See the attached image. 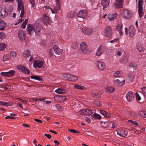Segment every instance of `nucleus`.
I'll return each instance as SVG.
<instances>
[{
	"label": "nucleus",
	"mask_w": 146,
	"mask_h": 146,
	"mask_svg": "<svg viewBox=\"0 0 146 146\" xmlns=\"http://www.w3.org/2000/svg\"><path fill=\"white\" fill-rule=\"evenodd\" d=\"M42 23V19H38L35 21L33 26L31 24H28L27 29L29 34L30 35L35 34L36 36H39L43 28Z\"/></svg>",
	"instance_id": "f257e3e1"
},
{
	"label": "nucleus",
	"mask_w": 146,
	"mask_h": 146,
	"mask_svg": "<svg viewBox=\"0 0 146 146\" xmlns=\"http://www.w3.org/2000/svg\"><path fill=\"white\" fill-rule=\"evenodd\" d=\"M16 1L17 3L19 12L21 11L20 17L22 18L25 14L24 8L23 1L22 0H16Z\"/></svg>",
	"instance_id": "f03ea898"
},
{
	"label": "nucleus",
	"mask_w": 146,
	"mask_h": 146,
	"mask_svg": "<svg viewBox=\"0 0 146 146\" xmlns=\"http://www.w3.org/2000/svg\"><path fill=\"white\" fill-rule=\"evenodd\" d=\"M80 49L81 52L84 54L89 53L90 52V50L87 48L86 44L83 42L80 44Z\"/></svg>",
	"instance_id": "7ed1b4c3"
},
{
	"label": "nucleus",
	"mask_w": 146,
	"mask_h": 146,
	"mask_svg": "<svg viewBox=\"0 0 146 146\" xmlns=\"http://www.w3.org/2000/svg\"><path fill=\"white\" fill-rule=\"evenodd\" d=\"M121 15L124 17L129 19L132 16L133 14L131 11L126 9L122 11Z\"/></svg>",
	"instance_id": "20e7f679"
},
{
	"label": "nucleus",
	"mask_w": 146,
	"mask_h": 146,
	"mask_svg": "<svg viewBox=\"0 0 146 146\" xmlns=\"http://www.w3.org/2000/svg\"><path fill=\"white\" fill-rule=\"evenodd\" d=\"M138 12L140 18L142 17L144 15L143 11L142 5L143 3V0H138Z\"/></svg>",
	"instance_id": "39448f33"
},
{
	"label": "nucleus",
	"mask_w": 146,
	"mask_h": 146,
	"mask_svg": "<svg viewBox=\"0 0 146 146\" xmlns=\"http://www.w3.org/2000/svg\"><path fill=\"white\" fill-rule=\"evenodd\" d=\"M88 12L85 10H81L77 13V16L79 17L82 18L83 19H85L87 17Z\"/></svg>",
	"instance_id": "423d86ee"
},
{
	"label": "nucleus",
	"mask_w": 146,
	"mask_h": 146,
	"mask_svg": "<svg viewBox=\"0 0 146 146\" xmlns=\"http://www.w3.org/2000/svg\"><path fill=\"white\" fill-rule=\"evenodd\" d=\"M105 48L102 45H100L98 48L97 52L96 53V56H100L102 54L105 52Z\"/></svg>",
	"instance_id": "0eeeda50"
},
{
	"label": "nucleus",
	"mask_w": 146,
	"mask_h": 146,
	"mask_svg": "<svg viewBox=\"0 0 146 146\" xmlns=\"http://www.w3.org/2000/svg\"><path fill=\"white\" fill-rule=\"evenodd\" d=\"M134 93L131 91L128 92L126 95V98L127 101L130 102L132 101L134 99Z\"/></svg>",
	"instance_id": "6e6552de"
},
{
	"label": "nucleus",
	"mask_w": 146,
	"mask_h": 146,
	"mask_svg": "<svg viewBox=\"0 0 146 146\" xmlns=\"http://www.w3.org/2000/svg\"><path fill=\"white\" fill-rule=\"evenodd\" d=\"M96 64L98 68L100 70H103L106 68V65L103 62L97 61Z\"/></svg>",
	"instance_id": "1a4fd4ad"
},
{
	"label": "nucleus",
	"mask_w": 146,
	"mask_h": 146,
	"mask_svg": "<svg viewBox=\"0 0 146 146\" xmlns=\"http://www.w3.org/2000/svg\"><path fill=\"white\" fill-rule=\"evenodd\" d=\"M43 64V62L40 60H36L34 61L33 64L34 68H40L42 67Z\"/></svg>",
	"instance_id": "9d476101"
},
{
	"label": "nucleus",
	"mask_w": 146,
	"mask_h": 146,
	"mask_svg": "<svg viewBox=\"0 0 146 146\" xmlns=\"http://www.w3.org/2000/svg\"><path fill=\"white\" fill-rule=\"evenodd\" d=\"M54 100L58 102H63L66 99L65 96L60 95H57L54 96Z\"/></svg>",
	"instance_id": "9b49d317"
},
{
	"label": "nucleus",
	"mask_w": 146,
	"mask_h": 146,
	"mask_svg": "<svg viewBox=\"0 0 146 146\" xmlns=\"http://www.w3.org/2000/svg\"><path fill=\"white\" fill-rule=\"evenodd\" d=\"M15 73V71L13 70H11L5 72H1L0 73L1 75L2 76L7 77H11L13 76Z\"/></svg>",
	"instance_id": "f8f14e48"
},
{
	"label": "nucleus",
	"mask_w": 146,
	"mask_h": 146,
	"mask_svg": "<svg viewBox=\"0 0 146 146\" xmlns=\"http://www.w3.org/2000/svg\"><path fill=\"white\" fill-rule=\"evenodd\" d=\"M80 112L81 114L86 115H90L93 113L92 111L89 109L80 110Z\"/></svg>",
	"instance_id": "ddd939ff"
},
{
	"label": "nucleus",
	"mask_w": 146,
	"mask_h": 146,
	"mask_svg": "<svg viewBox=\"0 0 146 146\" xmlns=\"http://www.w3.org/2000/svg\"><path fill=\"white\" fill-rule=\"evenodd\" d=\"M112 31L110 27H106L105 29V35L107 37H110L112 34Z\"/></svg>",
	"instance_id": "4468645a"
},
{
	"label": "nucleus",
	"mask_w": 146,
	"mask_h": 146,
	"mask_svg": "<svg viewBox=\"0 0 146 146\" xmlns=\"http://www.w3.org/2000/svg\"><path fill=\"white\" fill-rule=\"evenodd\" d=\"M8 15V13L5 7L0 9V16L4 18L6 17Z\"/></svg>",
	"instance_id": "2eb2a0df"
},
{
	"label": "nucleus",
	"mask_w": 146,
	"mask_h": 146,
	"mask_svg": "<svg viewBox=\"0 0 146 146\" xmlns=\"http://www.w3.org/2000/svg\"><path fill=\"white\" fill-rule=\"evenodd\" d=\"M82 31L84 34L88 35H90L93 32V30L91 28H83L82 29Z\"/></svg>",
	"instance_id": "dca6fc26"
},
{
	"label": "nucleus",
	"mask_w": 146,
	"mask_h": 146,
	"mask_svg": "<svg viewBox=\"0 0 146 146\" xmlns=\"http://www.w3.org/2000/svg\"><path fill=\"white\" fill-rule=\"evenodd\" d=\"M53 49L55 54L58 55L61 54L63 51L58 45H55L53 46Z\"/></svg>",
	"instance_id": "f3484780"
},
{
	"label": "nucleus",
	"mask_w": 146,
	"mask_h": 146,
	"mask_svg": "<svg viewBox=\"0 0 146 146\" xmlns=\"http://www.w3.org/2000/svg\"><path fill=\"white\" fill-rule=\"evenodd\" d=\"M135 30V28L133 25H131L130 26L129 29V35L131 38H133L134 36Z\"/></svg>",
	"instance_id": "a211bd4d"
},
{
	"label": "nucleus",
	"mask_w": 146,
	"mask_h": 146,
	"mask_svg": "<svg viewBox=\"0 0 146 146\" xmlns=\"http://www.w3.org/2000/svg\"><path fill=\"white\" fill-rule=\"evenodd\" d=\"M124 0H116L115 3V6L118 8L122 7L123 6V1Z\"/></svg>",
	"instance_id": "6ab92c4d"
},
{
	"label": "nucleus",
	"mask_w": 146,
	"mask_h": 146,
	"mask_svg": "<svg viewBox=\"0 0 146 146\" xmlns=\"http://www.w3.org/2000/svg\"><path fill=\"white\" fill-rule=\"evenodd\" d=\"M17 68L19 70L21 71L23 73L25 74H29V71L22 65L18 66Z\"/></svg>",
	"instance_id": "aec40b11"
},
{
	"label": "nucleus",
	"mask_w": 146,
	"mask_h": 146,
	"mask_svg": "<svg viewBox=\"0 0 146 146\" xmlns=\"http://www.w3.org/2000/svg\"><path fill=\"white\" fill-rule=\"evenodd\" d=\"M60 4H58L56 3L54 5V9H53L51 10V12L52 13H57L58 11L60 9Z\"/></svg>",
	"instance_id": "412c9836"
},
{
	"label": "nucleus",
	"mask_w": 146,
	"mask_h": 146,
	"mask_svg": "<svg viewBox=\"0 0 146 146\" xmlns=\"http://www.w3.org/2000/svg\"><path fill=\"white\" fill-rule=\"evenodd\" d=\"M25 36L26 35L23 31L20 30L19 31L18 37L20 40L21 41L24 40L25 38Z\"/></svg>",
	"instance_id": "4be33fe9"
},
{
	"label": "nucleus",
	"mask_w": 146,
	"mask_h": 146,
	"mask_svg": "<svg viewBox=\"0 0 146 146\" xmlns=\"http://www.w3.org/2000/svg\"><path fill=\"white\" fill-rule=\"evenodd\" d=\"M125 80H123L120 81L119 79H117L114 81V83L116 86H122L125 83Z\"/></svg>",
	"instance_id": "5701e85b"
},
{
	"label": "nucleus",
	"mask_w": 146,
	"mask_h": 146,
	"mask_svg": "<svg viewBox=\"0 0 146 146\" xmlns=\"http://www.w3.org/2000/svg\"><path fill=\"white\" fill-rule=\"evenodd\" d=\"M47 15L45 13L43 15V22L44 23L47 25L49 24L50 22V21L48 17L47 16Z\"/></svg>",
	"instance_id": "b1692460"
},
{
	"label": "nucleus",
	"mask_w": 146,
	"mask_h": 146,
	"mask_svg": "<svg viewBox=\"0 0 146 146\" xmlns=\"http://www.w3.org/2000/svg\"><path fill=\"white\" fill-rule=\"evenodd\" d=\"M101 3L103 7V10H104V9L108 7L110 2V0H101Z\"/></svg>",
	"instance_id": "393cba45"
},
{
	"label": "nucleus",
	"mask_w": 146,
	"mask_h": 146,
	"mask_svg": "<svg viewBox=\"0 0 146 146\" xmlns=\"http://www.w3.org/2000/svg\"><path fill=\"white\" fill-rule=\"evenodd\" d=\"M103 92L99 91L97 92H94L92 93V96L95 98H100L101 97V95L103 94Z\"/></svg>",
	"instance_id": "a878e982"
},
{
	"label": "nucleus",
	"mask_w": 146,
	"mask_h": 146,
	"mask_svg": "<svg viewBox=\"0 0 146 146\" xmlns=\"http://www.w3.org/2000/svg\"><path fill=\"white\" fill-rule=\"evenodd\" d=\"M117 134L118 135L123 137H125L127 134V131L125 130H122L120 132H117Z\"/></svg>",
	"instance_id": "bb28decb"
},
{
	"label": "nucleus",
	"mask_w": 146,
	"mask_h": 146,
	"mask_svg": "<svg viewBox=\"0 0 146 146\" xmlns=\"http://www.w3.org/2000/svg\"><path fill=\"white\" fill-rule=\"evenodd\" d=\"M55 92L58 94H62L65 93L66 92V90L62 87L58 88L55 91Z\"/></svg>",
	"instance_id": "cd10ccee"
},
{
	"label": "nucleus",
	"mask_w": 146,
	"mask_h": 146,
	"mask_svg": "<svg viewBox=\"0 0 146 146\" xmlns=\"http://www.w3.org/2000/svg\"><path fill=\"white\" fill-rule=\"evenodd\" d=\"M117 14L116 13H112L111 15H110L108 16V19L110 21H113L116 18Z\"/></svg>",
	"instance_id": "c85d7f7f"
},
{
	"label": "nucleus",
	"mask_w": 146,
	"mask_h": 146,
	"mask_svg": "<svg viewBox=\"0 0 146 146\" xmlns=\"http://www.w3.org/2000/svg\"><path fill=\"white\" fill-rule=\"evenodd\" d=\"M78 78L77 76L70 74L69 81L75 82L78 79Z\"/></svg>",
	"instance_id": "c756f323"
},
{
	"label": "nucleus",
	"mask_w": 146,
	"mask_h": 146,
	"mask_svg": "<svg viewBox=\"0 0 146 146\" xmlns=\"http://www.w3.org/2000/svg\"><path fill=\"white\" fill-rule=\"evenodd\" d=\"M143 44L141 42H139L137 44V48L138 50L140 52H143L144 49L142 47Z\"/></svg>",
	"instance_id": "7c9ffc66"
},
{
	"label": "nucleus",
	"mask_w": 146,
	"mask_h": 146,
	"mask_svg": "<svg viewBox=\"0 0 146 146\" xmlns=\"http://www.w3.org/2000/svg\"><path fill=\"white\" fill-rule=\"evenodd\" d=\"M99 111L101 115L104 116H106L108 117H110V114L109 113L105 111L104 110H99Z\"/></svg>",
	"instance_id": "2f4dec72"
},
{
	"label": "nucleus",
	"mask_w": 146,
	"mask_h": 146,
	"mask_svg": "<svg viewBox=\"0 0 146 146\" xmlns=\"http://www.w3.org/2000/svg\"><path fill=\"white\" fill-rule=\"evenodd\" d=\"M11 59V57L9 54H4L3 58V60L4 62L10 60Z\"/></svg>",
	"instance_id": "473e14b6"
},
{
	"label": "nucleus",
	"mask_w": 146,
	"mask_h": 146,
	"mask_svg": "<svg viewBox=\"0 0 146 146\" xmlns=\"http://www.w3.org/2000/svg\"><path fill=\"white\" fill-rule=\"evenodd\" d=\"M117 31L118 32L119 35H121L123 34L122 27L121 24L118 25L116 27Z\"/></svg>",
	"instance_id": "72a5a7b5"
},
{
	"label": "nucleus",
	"mask_w": 146,
	"mask_h": 146,
	"mask_svg": "<svg viewBox=\"0 0 146 146\" xmlns=\"http://www.w3.org/2000/svg\"><path fill=\"white\" fill-rule=\"evenodd\" d=\"M30 78L31 79L35 80L38 81H41L42 80V78L40 76L36 75L32 76L30 77Z\"/></svg>",
	"instance_id": "f704fd0d"
},
{
	"label": "nucleus",
	"mask_w": 146,
	"mask_h": 146,
	"mask_svg": "<svg viewBox=\"0 0 146 146\" xmlns=\"http://www.w3.org/2000/svg\"><path fill=\"white\" fill-rule=\"evenodd\" d=\"M7 47V45L4 43H0V51H3Z\"/></svg>",
	"instance_id": "c9c22d12"
},
{
	"label": "nucleus",
	"mask_w": 146,
	"mask_h": 146,
	"mask_svg": "<svg viewBox=\"0 0 146 146\" xmlns=\"http://www.w3.org/2000/svg\"><path fill=\"white\" fill-rule=\"evenodd\" d=\"M138 114L142 117L146 118V111L141 110L139 111Z\"/></svg>",
	"instance_id": "e433bc0d"
},
{
	"label": "nucleus",
	"mask_w": 146,
	"mask_h": 146,
	"mask_svg": "<svg viewBox=\"0 0 146 146\" xmlns=\"http://www.w3.org/2000/svg\"><path fill=\"white\" fill-rule=\"evenodd\" d=\"M6 26V24L4 21L0 19V30H3L4 29V28Z\"/></svg>",
	"instance_id": "4c0bfd02"
},
{
	"label": "nucleus",
	"mask_w": 146,
	"mask_h": 146,
	"mask_svg": "<svg viewBox=\"0 0 146 146\" xmlns=\"http://www.w3.org/2000/svg\"><path fill=\"white\" fill-rule=\"evenodd\" d=\"M115 89L112 86H110L106 88V91L108 93H111L113 92L114 91Z\"/></svg>",
	"instance_id": "58836bf2"
},
{
	"label": "nucleus",
	"mask_w": 146,
	"mask_h": 146,
	"mask_svg": "<svg viewBox=\"0 0 146 146\" xmlns=\"http://www.w3.org/2000/svg\"><path fill=\"white\" fill-rule=\"evenodd\" d=\"M23 56L25 58H27L30 56L29 51L26 50L24 51L23 53Z\"/></svg>",
	"instance_id": "ea45409f"
},
{
	"label": "nucleus",
	"mask_w": 146,
	"mask_h": 146,
	"mask_svg": "<svg viewBox=\"0 0 146 146\" xmlns=\"http://www.w3.org/2000/svg\"><path fill=\"white\" fill-rule=\"evenodd\" d=\"M74 87L76 89L80 90H84L85 89L84 87L76 84L74 85Z\"/></svg>",
	"instance_id": "a19ab883"
},
{
	"label": "nucleus",
	"mask_w": 146,
	"mask_h": 146,
	"mask_svg": "<svg viewBox=\"0 0 146 146\" xmlns=\"http://www.w3.org/2000/svg\"><path fill=\"white\" fill-rule=\"evenodd\" d=\"M75 15V13L74 11H72L68 14L67 16L68 18H72Z\"/></svg>",
	"instance_id": "79ce46f5"
},
{
	"label": "nucleus",
	"mask_w": 146,
	"mask_h": 146,
	"mask_svg": "<svg viewBox=\"0 0 146 146\" xmlns=\"http://www.w3.org/2000/svg\"><path fill=\"white\" fill-rule=\"evenodd\" d=\"M9 55L11 57L13 58H15L17 56L16 52L14 51H11Z\"/></svg>",
	"instance_id": "37998d69"
},
{
	"label": "nucleus",
	"mask_w": 146,
	"mask_h": 146,
	"mask_svg": "<svg viewBox=\"0 0 146 146\" xmlns=\"http://www.w3.org/2000/svg\"><path fill=\"white\" fill-rule=\"evenodd\" d=\"M100 124L102 127H106L108 126V121L103 122L101 121L100 122Z\"/></svg>",
	"instance_id": "c03bdc74"
},
{
	"label": "nucleus",
	"mask_w": 146,
	"mask_h": 146,
	"mask_svg": "<svg viewBox=\"0 0 146 146\" xmlns=\"http://www.w3.org/2000/svg\"><path fill=\"white\" fill-rule=\"evenodd\" d=\"M70 75L69 74H64L62 75V77L66 80H69Z\"/></svg>",
	"instance_id": "a18cd8bd"
},
{
	"label": "nucleus",
	"mask_w": 146,
	"mask_h": 146,
	"mask_svg": "<svg viewBox=\"0 0 146 146\" xmlns=\"http://www.w3.org/2000/svg\"><path fill=\"white\" fill-rule=\"evenodd\" d=\"M113 76L116 77H120L122 75L119 71H117L113 74Z\"/></svg>",
	"instance_id": "49530a36"
},
{
	"label": "nucleus",
	"mask_w": 146,
	"mask_h": 146,
	"mask_svg": "<svg viewBox=\"0 0 146 146\" xmlns=\"http://www.w3.org/2000/svg\"><path fill=\"white\" fill-rule=\"evenodd\" d=\"M0 105L5 106H10V104L9 102H3V101H0Z\"/></svg>",
	"instance_id": "de8ad7c7"
},
{
	"label": "nucleus",
	"mask_w": 146,
	"mask_h": 146,
	"mask_svg": "<svg viewBox=\"0 0 146 146\" xmlns=\"http://www.w3.org/2000/svg\"><path fill=\"white\" fill-rule=\"evenodd\" d=\"M109 125L110 126H111V125H112L110 127V128L112 129H113L115 127H116L117 125L116 123H115L113 122L110 123L109 124Z\"/></svg>",
	"instance_id": "09e8293b"
},
{
	"label": "nucleus",
	"mask_w": 146,
	"mask_h": 146,
	"mask_svg": "<svg viewBox=\"0 0 146 146\" xmlns=\"http://www.w3.org/2000/svg\"><path fill=\"white\" fill-rule=\"evenodd\" d=\"M28 22V20L25 19V21L21 25L22 28L25 29L26 28V26Z\"/></svg>",
	"instance_id": "8fccbe9b"
},
{
	"label": "nucleus",
	"mask_w": 146,
	"mask_h": 146,
	"mask_svg": "<svg viewBox=\"0 0 146 146\" xmlns=\"http://www.w3.org/2000/svg\"><path fill=\"white\" fill-rule=\"evenodd\" d=\"M94 103L96 105L100 106H102L103 104L102 102L97 100L94 101Z\"/></svg>",
	"instance_id": "3c124183"
},
{
	"label": "nucleus",
	"mask_w": 146,
	"mask_h": 146,
	"mask_svg": "<svg viewBox=\"0 0 146 146\" xmlns=\"http://www.w3.org/2000/svg\"><path fill=\"white\" fill-rule=\"evenodd\" d=\"M93 117H96L98 119H100L101 118V116L100 115L96 113H94L93 114Z\"/></svg>",
	"instance_id": "603ef678"
},
{
	"label": "nucleus",
	"mask_w": 146,
	"mask_h": 146,
	"mask_svg": "<svg viewBox=\"0 0 146 146\" xmlns=\"http://www.w3.org/2000/svg\"><path fill=\"white\" fill-rule=\"evenodd\" d=\"M141 90L143 94L146 97V87H143L142 88Z\"/></svg>",
	"instance_id": "864d4df0"
},
{
	"label": "nucleus",
	"mask_w": 146,
	"mask_h": 146,
	"mask_svg": "<svg viewBox=\"0 0 146 146\" xmlns=\"http://www.w3.org/2000/svg\"><path fill=\"white\" fill-rule=\"evenodd\" d=\"M129 67L132 66L133 67V69H134L135 70H137L136 67H137V65L135 64H133L132 65L130 63L129 64Z\"/></svg>",
	"instance_id": "5fc2aeb1"
},
{
	"label": "nucleus",
	"mask_w": 146,
	"mask_h": 146,
	"mask_svg": "<svg viewBox=\"0 0 146 146\" xmlns=\"http://www.w3.org/2000/svg\"><path fill=\"white\" fill-rule=\"evenodd\" d=\"M6 35L3 33L2 32H0V39H2L4 38Z\"/></svg>",
	"instance_id": "6e6d98bb"
},
{
	"label": "nucleus",
	"mask_w": 146,
	"mask_h": 146,
	"mask_svg": "<svg viewBox=\"0 0 146 146\" xmlns=\"http://www.w3.org/2000/svg\"><path fill=\"white\" fill-rule=\"evenodd\" d=\"M68 130L69 131H70L72 133H79V132L78 131H76V130H75L74 129H68Z\"/></svg>",
	"instance_id": "4d7b16f0"
},
{
	"label": "nucleus",
	"mask_w": 146,
	"mask_h": 146,
	"mask_svg": "<svg viewBox=\"0 0 146 146\" xmlns=\"http://www.w3.org/2000/svg\"><path fill=\"white\" fill-rule=\"evenodd\" d=\"M136 98V99L138 100L139 101L141 99V97L139 96V94L137 92L135 94Z\"/></svg>",
	"instance_id": "13d9d810"
},
{
	"label": "nucleus",
	"mask_w": 146,
	"mask_h": 146,
	"mask_svg": "<svg viewBox=\"0 0 146 146\" xmlns=\"http://www.w3.org/2000/svg\"><path fill=\"white\" fill-rule=\"evenodd\" d=\"M129 79L130 80H133L134 78V74H133L129 75Z\"/></svg>",
	"instance_id": "bf43d9fd"
},
{
	"label": "nucleus",
	"mask_w": 146,
	"mask_h": 146,
	"mask_svg": "<svg viewBox=\"0 0 146 146\" xmlns=\"http://www.w3.org/2000/svg\"><path fill=\"white\" fill-rule=\"evenodd\" d=\"M119 38H116L115 39L113 40H110L109 41L110 43H113V42H117L119 40Z\"/></svg>",
	"instance_id": "052dcab7"
},
{
	"label": "nucleus",
	"mask_w": 146,
	"mask_h": 146,
	"mask_svg": "<svg viewBox=\"0 0 146 146\" xmlns=\"http://www.w3.org/2000/svg\"><path fill=\"white\" fill-rule=\"evenodd\" d=\"M72 46L74 48L76 49L78 47V44L76 42H74L72 43Z\"/></svg>",
	"instance_id": "680f3d73"
},
{
	"label": "nucleus",
	"mask_w": 146,
	"mask_h": 146,
	"mask_svg": "<svg viewBox=\"0 0 146 146\" xmlns=\"http://www.w3.org/2000/svg\"><path fill=\"white\" fill-rule=\"evenodd\" d=\"M116 54L119 56H121L122 55V52L121 50H118L116 52Z\"/></svg>",
	"instance_id": "e2e57ef3"
},
{
	"label": "nucleus",
	"mask_w": 146,
	"mask_h": 146,
	"mask_svg": "<svg viewBox=\"0 0 146 146\" xmlns=\"http://www.w3.org/2000/svg\"><path fill=\"white\" fill-rule=\"evenodd\" d=\"M132 117H135L136 116V114L134 112H131L130 113Z\"/></svg>",
	"instance_id": "0e129e2a"
},
{
	"label": "nucleus",
	"mask_w": 146,
	"mask_h": 146,
	"mask_svg": "<svg viewBox=\"0 0 146 146\" xmlns=\"http://www.w3.org/2000/svg\"><path fill=\"white\" fill-rule=\"evenodd\" d=\"M44 99V98H34L33 99V100L34 101H36L38 100L42 101Z\"/></svg>",
	"instance_id": "69168bd1"
},
{
	"label": "nucleus",
	"mask_w": 146,
	"mask_h": 146,
	"mask_svg": "<svg viewBox=\"0 0 146 146\" xmlns=\"http://www.w3.org/2000/svg\"><path fill=\"white\" fill-rule=\"evenodd\" d=\"M21 102L24 103V104H26L28 102V101L27 100H24L21 99L19 98V99Z\"/></svg>",
	"instance_id": "338daca9"
},
{
	"label": "nucleus",
	"mask_w": 146,
	"mask_h": 146,
	"mask_svg": "<svg viewBox=\"0 0 146 146\" xmlns=\"http://www.w3.org/2000/svg\"><path fill=\"white\" fill-rule=\"evenodd\" d=\"M85 120L88 123H90V122L91 121V120L90 118L86 117V118H85Z\"/></svg>",
	"instance_id": "774afa93"
}]
</instances>
